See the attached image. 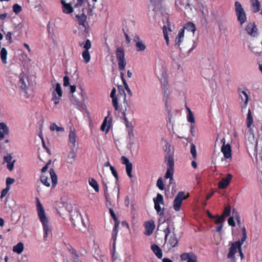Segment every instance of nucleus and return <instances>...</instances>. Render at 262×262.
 <instances>
[{
	"label": "nucleus",
	"mask_w": 262,
	"mask_h": 262,
	"mask_svg": "<svg viewBox=\"0 0 262 262\" xmlns=\"http://www.w3.org/2000/svg\"><path fill=\"white\" fill-rule=\"evenodd\" d=\"M84 1L85 0H73L74 8H76L81 7Z\"/></svg>",
	"instance_id": "37998d69"
},
{
	"label": "nucleus",
	"mask_w": 262,
	"mask_h": 262,
	"mask_svg": "<svg viewBox=\"0 0 262 262\" xmlns=\"http://www.w3.org/2000/svg\"><path fill=\"white\" fill-rule=\"evenodd\" d=\"M221 150L225 158L229 159L231 158V146L229 143H227L226 145H222Z\"/></svg>",
	"instance_id": "9d476101"
},
{
	"label": "nucleus",
	"mask_w": 262,
	"mask_h": 262,
	"mask_svg": "<svg viewBox=\"0 0 262 262\" xmlns=\"http://www.w3.org/2000/svg\"><path fill=\"white\" fill-rule=\"evenodd\" d=\"M251 6L253 9V12L257 13L259 11L260 8V3L258 0H251Z\"/></svg>",
	"instance_id": "393cba45"
},
{
	"label": "nucleus",
	"mask_w": 262,
	"mask_h": 262,
	"mask_svg": "<svg viewBox=\"0 0 262 262\" xmlns=\"http://www.w3.org/2000/svg\"><path fill=\"white\" fill-rule=\"evenodd\" d=\"M23 250L24 244L21 242L14 246L13 248V252H16L17 254H20L23 251Z\"/></svg>",
	"instance_id": "c85d7f7f"
},
{
	"label": "nucleus",
	"mask_w": 262,
	"mask_h": 262,
	"mask_svg": "<svg viewBox=\"0 0 262 262\" xmlns=\"http://www.w3.org/2000/svg\"><path fill=\"white\" fill-rule=\"evenodd\" d=\"M14 182V179L10 177H8L6 179V187H8L10 188V185Z\"/></svg>",
	"instance_id": "864d4df0"
},
{
	"label": "nucleus",
	"mask_w": 262,
	"mask_h": 262,
	"mask_svg": "<svg viewBox=\"0 0 262 262\" xmlns=\"http://www.w3.org/2000/svg\"><path fill=\"white\" fill-rule=\"evenodd\" d=\"M109 211H110L111 216L113 219V220L115 221V223L119 222L117 220V218L116 217V215L113 209L112 208H110Z\"/></svg>",
	"instance_id": "6e6d98bb"
},
{
	"label": "nucleus",
	"mask_w": 262,
	"mask_h": 262,
	"mask_svg": "<svg viewBox=\"0 0 262 262\" xmlns=\"http://www.w3.org/2000/svg\"><path fill=\"white\" fill-rule=\"evenodd\" d=\"M239 96L241 100V107L242 108H246L249 100V95L245 90L242 89H238Z\"/></svg>",
	"instance_id": "0eeeda50"
},
{
	"label": "nucleus",
	"mask_w": 262,
	"mask_h": 262,
	"mask_svg": "<svg viewBox=\"0 0 262 262\" xmlns=\"http://www.w3.org/2000/svg\"><path fill=\"white\" fill-rule=\"evenodd\" d=\"M162 88H163V91H164V93H166L168 89V82L167 81H164L163 82V83L162 85Z\"/></svg>",
	"instance_id": "774afa93"
},
{
	"label": "nucleus",
	"mask_w": 262,
	"mask_h": 262,
	"mask_svg": "<svg viewBox=\"0 0 262 262\" xmlns=\"http://www.w3.org/2000/svg\"><path fill=\"white\" fill-rule=\"evenodd\" d=\"M76 139L77 136L75 130L71 129L69 134V142L71 144V147H75Z\"/></svg>",
	"instance_id": "4468645a"
},
{
	"label": "nucleus",
	"mask_w": 262,
	"mask_h": 262,
	"mask_svg": "<svg viewBox=\"0 0 262 262\" xmlns=\"http://www.w3.org/2000/svg\"><path fill=\"white\" fill-rule=\"evenodd\" d=\"M76 157V152L74 150V148L71 147V150L69 151L68 155V159L69 160V163L73 164Z\"/></svg>",
	"instance_id": "4be33fe9"
},
{
	"label": "nucleus",
	"mask_w": 262,
	"mask_h": 262,
	"mask_svg": "<svg viewBox=\"0 0 262 262\" xmlns=\"http://www.w3.org/2000/svg\"><path fill=\"white\" fill-rule=\"evenodd\" d=\"M69 251L70 252L72 255V258L75 262H83L81 259H80L79 255L77 253V251L71 246L68 248Z\"/></svg>",
	"instance_id": "6ab92c4d"
},
{
	"label": "nucleus",
	"mask_w": 262,
	"mask_h": 262,
	"mask_svg": "<svg viewBox=\"0 0 262 262\" xmlns=\"http://www.w3.org/2000/svg\"><path fill=\"white\" fill-rule=\"evenodd\" d=\"M61 4L62 5V10L65 14H70L73 11V8L71 4L67 3L64 0H61Z\"/></svg>",
	"instance_id": "2eb2a0df"
},
{
	"label": "nucleus",
	"mask_w": 262,
	"mask_h": 262,
	"mask_svg": "<svg viewBox=\"0 0 262 262\" xmlns=\"http://www.w3.org/2000/svg\"><path fill=\"white\" fill-rule=\"evenodd\" d=\"M8 134L9 128L7 125L4 122H0V140Z\"/></svg>",
	"instance_id": "f3484780"
},
{
	"label": "nucleus",
	"mask_w": 262,
	"mask_h": 262,
	"mask_svg": "<svg viewBox=\"0 0 262 262\" xmlns=\"http://www.w3.org/2000/svg\"><path fill=\"white\" fill-rule=\"evenodd\" d=\"M184 36V29L182 28L180 30L177 37L183 38Z\"/></svg>",
	"instance_id": "69168bd1"
},
{
	"label": "nucleus",
	"mask_w": 262,
	"mask_h": 262,
	"mask_svg": "<svg viewBox=\"0 0 262 262\" xmlns=\"http://www.w3.org/2000/svg\"><path fill=\"white\" fill-rule=\"evenodd\" d=\"M253 123V117L250 109H249L246 119L247 127L250 128Z\"/></svg>",
	"instance_id": "a878e982"
},
{
	"label": "nucleus",
	"mask_w": 262,
	"mask_h": 262,
	"mask_svg": "<svg viewBox=\"0 0 262 262\" xmlns=\"http://www.w3.org/2000/svg\"><path fill=\"white\" fill-rule=\"evenodd\" d=\"M82 56L85 63H88L91 59V56L89 51L84 50L82 52Z\"/></svg>",
	"instance_id": "2f4dec72"
},
{
	"label": "nucleus",
	"mask_w": 262,
	"mask_h": 262,
	"mask_svg": "<svg viewBox=\"0 0 262 262\" xmlns=\"http://www.w3.org/2000/svg\"><path fill=\"white\" fill-rule=\"evenodd\" d=\"M91 40L89 39H87L85 41V42L83 46V48H84V50L89 51V50L91 48Z\"/></svg>",
	"instance_id": "09e8293b"
},
{
	"label": "nucleus",
	"mask_w": 262,
	"mask_h": 262,
	"mask_svg": "<svg viewBox=\"0 0 262 262\" xmlns=\"http://www.w3.org/2000/svg\"><path fill=\"white\" fill-rule=\"evenodd\" d=\"M186 199L184 192L179 191L177 193L173 202V207L176 211H179L181 210L182 202Z\"/></svg>",
	"instance_id": "423d86ee"
},
{
	"label": "nucleus",
	"mask_w": 262,
	"mask_h": 262,
	"mask_svg": "<svg viewBox=\"0 0 262 262\" xmlns=\"http://www.w3.org/2000/svg\"><path fill=\"white\" fill-rule=\"evenodd\" d=\"M119 222L115 223L113 229L112 233V239L113 241V246L114 249H115L116 242L118 234V228L119 227Z\"/></svg>",
	"instance_id": "a211bd4d"
},
{
	"label": "nucleus",
	"mask_w": 262,
	"mask_h": 262,
	"mask_svg": "<svg viewBox=\"0 0 262 262\" xmlns=\"http://www.w3.org/2000/svg\"><path fill=\"white\" fill-rule=\"evenodd\" d=\"M245 30L250 36L255 37L258 35L257 29L255 23H249L247 25Z\"/></svg>",
	"instance_id": "6e6552de"
},
{
	"label": "nucleus",
	"mask_w": 262,
	"mask_h": 262,
	"mask_svg": "<svg viewBox=\"0 0 262 262\" xmlns=\"http://www.w3.org/2000/svg\"><path fill=\"white\" fill-rule=\"evenodd\" d=\"M231 213V207L230 206L225 207L223 213L222 215L225 219L226 217L229 216Z\"/></svg>",
	"instance_id": "c9c22d12"
},
{
	"label": "nucleus",
	"mask_w": 262,
	"mask_h": 262,
	"mask_svg": "<svg viewBox=\"0 0 262 262\" xmlns=\"http://www.w3.org/2000/svg\"><path fill=\"white\" fill-rule=\"evenodd\" d=\"M151 249L158 258L160 259L162 257L163 253L162 249L157 245H152L151 246Z\"/></svg>",
	"instance_id": "aec40b11"
},
{
	"label": "nucleus",
	"mask_w": 262,
	"mask_h": 262,
	"mask_svg": "<svg viewBox=\"0 0 262 262\" xmlns=\"http://www.w3.org/2000/svg\"><path fill=\"white\" fill-rule=\"evenodd\" d=\"M21 10V7L19 5L15 4L13 6V11L15 14H18Z\"/></svg>",
	"instance_id": "a19ab883"
},
{
	"label": "nucleus",
	"mask_w": 262,
	"mask_h": 262,
	"mask_svg": "<svg viewBox=\"0 0 262 262\" xmlns=\"http://www.w3.org/2000/svg\"><path fill=\"white\" fill-rule=\"evenodd\" d=\"M164 232L165 233V241H167V237H168V235L170 234V227H169V225H168L167 226V227L164 230Z\"/></svg>",
	"instance_id": "5fc2aeb1"
},
{
	"label": "nucleus",
	"mask_w": 262,
	"mask_h": 262,
	"mask_svg": "<svg viewBox=\"0 0 262 262\" xmlns=\"http://www.w3.org/2000/svg\"><path fill=\"white\" fill-rule=\"evenodd\" d=\"M144 226L145 229L144 234L147 235H150L153 233L154 230L155 228V225L154 221L151 220L146 222L145 223Z\"/></svg>",
	"instance_id": "9b49d317"
},
{
	"label": "nucleus",
	"mask_w": 262,
	"mask_h": 262,
	"mask_svg": "<svg viewBox=\"0 0 262 262\" xmlns=\"http://www.w3.org/2000/svg\"><path fill=\"white\" fill-rule=\"evenodd\" d=\"M19 83L20 84V87L21 89L25 90L27 88V85L23 77H20Z\"/></svg>",
	"instance_id": "8fccbe9b"
},
{
	"label": "nucleus",
	"mask_w": 262,
	"mask_h": 262,
	"mask_svg": "<svg viewBox=\"0 0 262 262\" xmlns=\"http://www.w3.org/2000/svg\"><path fill=\"white\" fill-rule=\"evenodd\" d=\"M215 223L216 224H222V223L224 222L225 219L224 217V216H223L222 215H221V216H215Z\"/></svg>",
	"instance_id": "49530a36"
},
{
	"label": "nucleus",
	"mask_w": 262,
	"mask_h": 262,
	"mask_svg": "<svg viewBox=\"0 0 262 262\" xmlns=\"http://www.w3.org/2000/svg\"><path fill=\"white\" fill-rule=\"evenodd\" d=\"M52 95V100L54 101V103L55 105L58 104L59 103L61 97H59L58 96L56 95L54 93H53Z\"/></svg>",
	"instance_id": "de8ad7c7"
},
{
	"label": "nucleus",
	"mask_w": 262,
	"mask_h": 262,
	"mask_svg": "<svg viewBox=\"0 0 262 262\" xmlns=\"http://www.w3.org/2000/svg\"><path fill=\"white\" fill-rule=\"evenodd\" d=\"M183 39V38H179V37H176V39H175V45H174V46L176 48H179L180 49V46L181 42H182Z\"/></svg>",
	"instance_id": "3c124183"
},
{
	"label": "nucleus",
	"mask_w": 262,
	"mask_h": 262,
	"mask_svg": "<svg viewBox=\"0 0 262 262\" xmlns=\"http://www.w3.org/2000/svg\"><path fill=\"white\" fill-rule=\"evenodd\" d=\"M126 111H127L126 108H125V109L122 111V115L124 117V120L125 124H127V123L129 122L126 116Z\"/></svg>",
	"instance_id": "0e129e2a"
},
{
	"label": "nucleus",
	"mask_w": 262,
	"mask_h": 262,
	"mask_svg": "<svg viewBox=\"0 0 262 262\" xmlns=\"http://www.w3.org/2000/svg\"><path fill=\"white\" fill-rule=\"evenodd\" d=\"M70 85V79L67 76H65L63 77V85L64 86H68Z\"/></svg>",
	"instance_id": "e2e57ef3"
},
{
	"label": "nucleus",
	"mask_w": 262,
	"mask_h": 262,
	"mask_svg": "<svg viewBox=\"0 0 262 262\" xmlns=\"http://www.w3.org/2000/svg\"><path fill=\"white\" fill-rule=\"evenodd\" d=\"M54 93L56 95L58 96L59 97H61L62 96V92L61 90V85L59 83H57L55 85V88L52 92V95Z\"/></svg>",
	"instance_id": "bb28decb"
},
{
	"label": "nucleus",
	"mask_w": 262,
	"mask_h": 262,
	"mask_svg": "<svg viewBox=\"0 0 262 262\" xmlns=\"http://www.w3.org/2000/svg\"><path fill=\"white\" fill-rule=\"evenodd\" d=\"M89 183L90 185L94 188L96 192H99V188L96 180L94 178H90L89 179Z\"/></svg>",
	"instance_id": "cd10ccee"
},
{
	"label": "nucleus",
	"mask_w": 262,
	"mask_h": 262,
	"mask_svg": "<svg viewBox=\"0 0 262 262\" xmlns=\"http://www.w3.org/2000/svg\"><path fill=\"white\" fill-rule=\"evenodd\" d=\"M166 245L168 250L176 247L178 244V240L175 233H173L169 237V239H167Z\"/></svg>",
	"instance_id": "1a4fd4ad"
},
{
	"label": "nucleus",
	"mask_w": 262,
	"mask_h": 262,
	"mask_svg": "<svg viewBox=\"0 0 262 262\" xmlns=\"http://www.w3.org/2000/svg\"><path fill=\"white\" fill-rule=\"evenodd\" d=\"M155 204V209L157 212L158 214L160 215H163L164 213V210H162L160 207L161 204L154 203Z\"/></svg>",
	"instance_id": "e433bc0d"
},
{
	"label": "nucleus",
	"mask_w": 262,
	"mask_h": 262,
	"mask_svg": "<svg viewBox=\"0 0 262 262\" xmlns=\"http://www.w3.org/2000/svg\"><path fill=\"white\" fill-rule=\"evenodd\" d=\"M9 189L10 188H8V187H6V188L4 189L2 191L1 193V199L3 198L7 194Z\"/></svg>",
	"instance_id": "680f3d73"
},
{
	"label": "nucleus",
	"mask_w": 262,
	"mask_h": 262,
	"mask_svg": "<svg viewBox=\"0 0 262 262\" xmlns=\"http://www.w3.org/2000/svg\"><path fill=\"white\" fill-rule=\"evenodd\" d=\"M234 11L237 21L243 25L247 21V15L242 4L238 1L234 3Z\"/></svg>",
	"instance_id": "20e7f679"
},
{
	"label": "nucleus",
	"mask_w": 262,
	"mask_h": 262,
	"mask_svg": "<svg viewBox=\"0 0 262 262\" xmlns=\"http://www.w3.org/2000/svg\"><path fill=\"white\" fill-rule=\"evenodd\" d=\"M119 90H120V88H118ZM119 92L121 94H122L124 96V100H123V103L125 105V107H126V106H128V101L126 100V95L123 89H122L121 91L119 90Z\"/></svg>",
	"instance_id": "a18cd8bd"
},
{
	"label": "nucleus",
	"mask_w": 262,
	"mask_h": 262,
	"mask_svg": "<svg viewBox=\"0 0 262 262\" xmlns=\"http://www.w3.org/2000/svg\"><path fill=\"white\" fill-rule=\"evenodd\" d=\"M154 203L161 204L162 205L164 204V200L163 196L160 193H158L157 195V197L154 198Z\"/></svg>",
	"instance_id": "473e14b6"
},
{
	"label": "nucleus",
	"mask_w": 262,
	"mask_h": 262,
	"mask_svg": "<svg viewBox=\"0 0 262 262\" xmlns=\"http://www.w3.org/2000/svg\"><path fill=\"white\" fill-rule=\"evenodd\" d=\"M116 55L118 62L119 70L124 71L126 65L124 49L121 47H118L116 51Z\"/></svg>",
	"instance_id": "39448f33"
},
{
	"label": "nucleus",
	"mask_w": 262,
	"mask_h": 262,
	"mask_svg": "<svg viewBox=\"0 0 262 262\" xmlns=\"http://www.w3.org/2000/svg\"><path fill=\"white\" fill-rule=\"evenodd\" d=\"M243 237L237 241L229 242L230 247L229 248V252L227 254V258L234 260L235 259V254L241 249L242 246L247 238V234L245 228L243 229Z\"/></svg>",
	"instance_id": "f257e3e1"
},
{
	"label": "nucleus",
	"mask_w": 262,
	"mask_h": 262,
	"mask_svg": "<svg viewBox=\"0 0 262 262\" xmlns=\"http://www.w3.org/2000/svg\"><path fill=\"white\" fill-rule=\"evenodd\" d=\"M6 39L8 40L10 43L12 42V33L11 32H7V33L6 35Z\"/></svg>",
	"instance_id": "13d9d810"
},
{
	"label": "nucleus",
	"mask_w": 262,
	"mask_h": 262,
	"mask_svg": "<svg viewBox=\"0 0 262 262\" xmlns=\"http://www.w3.org/2000/svg\"><path fill=\"white\" fill-rule=\"evenodd\" d=\"M187 262H198L196 256L194 253L191 254V256Z\"/></svg>",
	"instance_id": "4d7b16f0"
},
{
	"label": "nucleus",
	"mask_w": 262,
	"mask_h": 262,
	"mask_svg": "<svg viewBox=\"0 0 262 262\" xmlns=\"http://www.w3.org/2000/svg\"><path fill=\"white\" fill-rule=\"evenodd\" d=\"M228 223L229 226H231L232 227H235V223L234 222L233 217H230L228 220Z\"/></svg>",
	"instance_id": "052dcab7"
},
{
	"label": "nucleus",
	"mask_w": 262,
	"mask_h": 262,
	"mask_svg": "<svg viewBox=\"0 0 262 262\" xmlns=\"http://www.w3.org/2000/svg\"><path fill=\"white\" fill-rule=\"evenodd\" d=\"M36 200L38 215L43 226V237H47L48 232L51 231V229L49 225L48 219L46 215L44 208L41 205L39 199L36 198Z\"/></svg>",
	"instance_id": "f03ea898"
},
{
	"label": "nucleus",
	"mask_w": 262,
	"mask_h": 262,
	"mask_svg": "<svg viewBox=\"0 0 262 262\" xmlns=\"http://www.w3.org/2000/svg\"><path fill=\"white\" fill-rule=\"evenodd\" d=\"M40 181L45 186L47 187H49L50 186V183L49 182V179L47 177L45 176H41L40 177Z\"/></svg>",
	"instance_id": "4c0bfd02"
},
{
	"label": "nucleus",
	"mask_w": 262,
	"mask_h": 262,
	"mask_svg": "<svg viewBox=\"0 0 262 262\" xmlns=\"http://www.w3.org/2000/svg\"><path fill=\"white\" fill-rule=\"evenodd\" d=\"M192 253L193 252H192L189 253H183L180 255V258L182 260H188Z\"/></svg>",
	"instance_id": "58836bf2"
},
{
	"label": "nucleus",
	"mask_w": 262,
	"mask_h": 262,
	"mask_svg": "<svg viewBox=\"0 0 262 262\" xmlns=\"http://www.w3.org/2000/svg\"><path fill=\"white\" fill-rule=\"evenodd\" d=\"M183 28L184 29V30H186L188 31L192 32L193 33H194L196 30L195 25L190 21L186 23Z\"/></svg>",
	"instance_id": "412c9836"
},
{
	"label": "nucleus",
	"mask_w": 262,
	"mask_h": 262,
	"mask_svg": "<svg viewBox=\"0 0 262 262\" xmlns=\"http://www.w3.org/2000/svg\"><path fill=\"white\" fill-rule=\"evenodd\" d=\"M186 110L187 111V121L191 123V124H193L195 123V119L194 115L193 114L192 112L190 110V108L186 106Z\"/></svg>",
	"instance_id": "b1692460"
},
{
	"label": "nucleus",
	"mask_w": 262,
	"mask_h": 262,
	"mask_svg": "<svg viewBox=\"0 0 262 262\" xmlns=\"http://www.w3.org/2000/svg\"><path fill=\"white\" fill-rule=\"evenodd\" d=\"M135 46L138 52L143 51L146 49V46L142 41L136 43Z\"/></svg>",
	"instance_id": "7c9ffc66"
},
{
	"label": "nucleus",
	"mask_w": 262,
	"mask_h": 262,
	"mask_svg": "<svg viewBox=\"0 0 262 262\" xmlns=\"http://www.w3.org/2000/svg\"><path fill=\"white\" fill-rule=\"evenodd\" d=\"M50 129L52 131L62 132L64 130L63 127L58 126L55 123H53L50 125Z\"/></svg>",
	"instance_id": "72a5a7b5"
},
{
	"label": "nucleus",
	"mask_w": 262,
	"mask_h": 262,
	"mask_svg": "<svg viewBox=\"0 0 262 262\" xmlns=\"http://www.w3.org/2000/svg\"><path fill=\"white\" fill-rule=\"evenodd\" d=\"M50 174L52 180V186L54 188L57 183V177L53 169H50Z\"/></svg>",
	"instance_id": "5701e85b"
},
{
	"label": "nucleus",
	"mask_w": 262,
	"mask_h": 262,
	"mask_svg": "<svg viewBox=\"0 0 262 262\" xmlns=\"http://www.w3.org/2000/svg\"><path fill=\"white\" fill-rule=\"evenodd\" d=\"M190 152L193 159H195L196 157V150L195 145L192 143L190 144Z\"/></svg>",
	"instance_id": "ea45409f"
},
{
	"label": "nucleus",
	"mask_w": 262,
	"mask_h": 262,
	"mask_svg": "<svg viewBox=\"0 0 262 262\" xmlns=\"http://www.w3.org/2000/svg\"><path fill=\"white\" fill-rule=\"evenodd\" d=\"M157 186L161 190L164 189V185L162 178H159L157 182Z\"/></svg>",
	"instance_id": "79ce46f5"
},
{
	"label": "nucleus",
	"mask_w": 262,
	"mask_h": 262,
	"mask_svg": "<svg viewBox=\"0 0 262 262\" xmlns=\"http://www.w3.org/2000/svg\"><path fill=\"white\" fill-rule=\"evenodd\" d=\"M8 52L6 48H3L1 51V58L4 64L7 63V57Z\"/></svg>",
	"instance_id": "c756f323"
},
{
	"label": "nucleus",
	"mask_w": 262,
	"mask_h": 262,
	"mask_svg": "<svg viewBox=\"0 0 262 262\" xmlns=\"http://www.w3.org/2000/svg\"><path fill=\"white\" fill-rule=\"evenodd\" d=\"M75 17L78 23V24L85 28L84 32H88L85 26V22L87 18L86 15L83 12L81 14H76Z\"/></svg>",
	"instance_id": "f8f14e48"
},
{
	"label": "nucleus",
	"mask_w": 262,
	"mask_h": 262,
	"mask_svg": "<svg viewBox=\"0 0 262 262\" xmlns=\"http://www.w3.org/2000/svg\"><path fill=\"white\" fill-rule=\"evenodd\" d=\"M15 160L13 162L7 163V167L9 171H12L14 167Z\"/></svg>",
	"instance_id": "338daca9"
},
{
	"label": "nucleus",
	"mask_w": 262,
	"mask_h": 262,
	"mask_svg": "<svg viewBox=\"0 0 262 262\" xmlns=\"http://www.w3.org/2000/svg\"><path fill=\"white\" fill-rule=\"evenodd\" d=\"M12 157L11 154H8L6 156H5L4 158V162L7 163L11 162Z\"/></svg>",
	"instance_id": "bf43d9fd"
},
{
	"label": "nucleus",
	"mask_w": 262,
	"mask_h": 262,
	"mask_svg": "<svg viewBox=\"0 0 262 262\" xmlns=\"http://www.w3.org/2000/svg\"><path fill=\"white\" fill-rule=\"evenodd\" d=\"M174 160L173 157L171 155L166 156V164L167 166V169L165 175V178L169 179V185L174 184L173 173H174Z\"/></svg>",
	"instance_id": "7ed1b4c3"
},
{
	"label": "nucleus",
	"mask_w": 262,
	"mask_h": 262,
	"mask_svg": "<svg viewBox=\"0 0 262 262\" xmlns=\"http://www.w3.org/2000/svg\"><path fill=\"white\" fill-rule=\"evenodd\" d=\"M113 105L116 111H118L119 108L118 102L117 97H112Z\"/></svg>",
	"instance_id": "c03bdc74"
},
{
	"label": "nucleus",
	"mask_w": 262,
	"mask_h": 262,
	"mask_svg": "<svg viewBox=\"0 0 262 262\" xmlns=\"http://www.w3.org/2000/svg\"><path fill=\"white\" fill-rule=\"evenodd\" d=\"M167 29L169 31H170V32L172 31V29H171V26H170V24L169 21L168 20V19H167V26L164 25L162 27V30H163V34H164V37L166 40V44L168 45L169 44V37L168 36Z\"/></svg>",
	"instance_id": "dca6fc26"
},
{
	"label": "nucleus",
	"mask_w": 262,
	"mask_h": 262,
	"mask_svg": "<svg viewBox=\"0 0 262 262\" xmlns=\"http://www.w3.org/2000/svg\"><path fill=\"white\" fill-rule=\"evenodd\" d=\"M125 169H126V172L127 175L129 178H132L133 177V175L132 174V169H133L132 163H131L126 165Z\"/></svg>",
	"instance_id": "f704fd0d"
},
{
	"label": "nucleus",
	"mask_w": 262,
	"mask_h": 262,
	"mask_svg": "<svg viewBox=\"0 0 262 262\" xmlns=\"http://www.w3.org/2000/svg\"><path fill=\"white\" fill-rule=\"evenodd\" d=\"M232 178V176L228 173L227 176L223 178L219 183V187L221 189H224L226 188L228 185L230 181L231 180Z\"/></svg>",
	"instance_id": "ddd939ff"
},
{
	"label": "nucleus",
	"mask_w": 262,
	"mask_h": 262,
	"mask_svg": "<svg viewBox=\"0 0 262 262\" xmlns=\"http://www.w3.org/2000/svg\"><path fill=\"white\" fill-rule=\"evenodd\" d=\"M121 160L122 163L123 164L125 165V166L131 163V162H129V159L125 156H122L121 157Z\"/></svg>",
	"instance_id": "603ef678"
}]
</instances>
